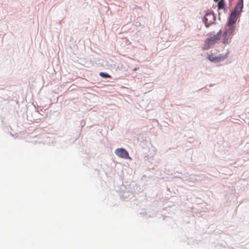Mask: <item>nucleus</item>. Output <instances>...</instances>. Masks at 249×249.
Returning <instances> with one entry per match:
<instances>
[{"mask_svg": "<svg viewBox=\"0 0 249 249\" xmlns=\"http://www.w3.org/2000/svg\"><path fill=\"white\" fill-rule=\"evenodd\" d=\"M221 31L220 30L216 35L206 38L204 43V49L206 50L209 49L218 41L221 36Z\"/></svg>", "mask_w": 249, "mask_h": 249, "instance_id": "f257e3e1", "label": "nucleus"}, {"mask_svg": "<svg viewBox=\"0 0 249 249\" xmlns=\"http://www.w3.org/2000/svg\"><path fill=\"white\" fill-rule=\"evenodd\" d=\"M234 26H228L225 27V31L224 32L222 38V42L224 44L229 43V40L231 39L234 32Z\"/></svg>", "mask_w": 249, "mask_h": 249, "instance_id": "f03ea898", "label": "nucleus"}, {"mask_svg": "<svg viewBox=\"0 0 249 249\" xmlns=\"http://www.w3.org/2000/svg\"><path fill=\"white\" fill-rule=\"evenodd\" d=\"M115 153L121 158L131 160V158L129 156L128 152L123 148L116 149Z\"/></svg>", "mask_w": 249, "mask_h": 249, "instance_id": "7ed1b4c3", "label": "nucleus"}, {"mask_svg": "<svg viewBox=\"0 0 249 249\" xmlns=\"http://www.w3.org/2000/svg\"><path fill=\"white\" fill-rule=\"evenodd\" d=\"M226 57V56L224 55L219 54L216 55L213 53H211L208 55V58L211 62L217 63L224 60Z\"/></svg>", "mask_w": 249, "mask_h": 249, "instance_id": "20e7f679", "label": "nucleus"}, {"mask_svg": "<svg viewBox=\"0 0 249 249\" xmlns=\"http://www.w3.org/2000/svg\"><path fill=\"white\" fill-rule=\"evenodd\" d=\"M238 17V15H237L235 12H231L230 15L229 21L226 26H234L233 25L236 22L237 20V18Z\"/></svg>", "mask_w": 249, "mask_h": 249, "instance_id": "39448f33", "label": "nucleus"}, {"mask_svg": "<svg viewBox=\"0 0 249 249\" xmlns=\"http://www.w3.org/2000/svg\"><path fill=\"white\" fill-rule=\"evenodd\" d=\"M243 6V0H242L241 3H238L236 4L234 8V11L233 12H235V13L239 15L241 12L242 11Z\"/></svg>", "mask_w": 249, "mask_h": 249, "instance_id": "423d86ee", "label": "nucleus"}, {"mask_svg": "<svg viewBox=\"0 0 249 249\" xmlns=\"http://www.w3.org/2000/svg\"><path fill=\"white\" fill-rule=\"evenodd\" d=\"M214 16L211 14H207L204 17V20L205 21L206 26H207V24L209 25L212 23V21L210 20V19L213 18Z\"/></svg>", "mask_w": 249, "mask_h": 249, "instance_id": "0eeeda50", "label": "nucleus"}, {"mask_svg": "<svg viewBox=\"0 0 249 249\" xmlns=\"http://www.w3.org/2000/svg\"><path fill=\"white\" fill-rule=\"evenodd\" d=\"M225 5L224 0H220L218 3V8L219 9H222L224 8Z\"/></svg>", "mask_w": 249, "mask_h": 249, "instance_id": "6e6552de", "label": "nucleus"}, {"mask_svg": "<svg viewBox=\"0 0 249 249\" xmlns=\"http://www.w3.org/2000/svg\"><path fill=\"white\" fill-rule=\"evenodd\" d=\"M99 75L101 77H102L103 78H110L111 77V76L110 75H109L108 74L106 73H104V72H100Z\"/></svg>", "mask_w": 249, "mask_h": 249, "instance_id": "1a4fd4ad", "label": "nucleus"}, {"mask_svg": "<svg viewBox=\"0 0 249 249\" xmlns=\"http://www.w3.org/2000/svg\"><path fill=\"white\" fill-rule=\"evenodd\" d=\"M215 1H217L218 0H213Z\"/></svg>", "mask_w": 249, "mask_h": 249, "instance_id": "9d476101", "label": "nucleus"}]
</instances>
